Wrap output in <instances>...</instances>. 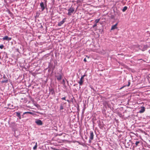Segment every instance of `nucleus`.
<instances>
[{
    "label": "nucleus",
    "instance_id": "1",
    "mask_svg": "<svg viewBox=\"0 0 150 150\" xmlns=\"http://www.w3.org/2000/svg\"><path fill=\"white\" fill-rule=\"evenodd\" d=\"M68 15L69 16H71V14L73 13L74 11V7L71 6L68 10Z\"/></svg>",
    "mask_w": 150,
    "mask_h": 150
},
{
    "label": "nucleus",
    "instance_id": "2",
    "mask_svg": "<svg viewBox=\"0 0 150 150\" xmlns=\"http://www.w3.org/2000/svg\"><path fill=\"white\" fill-rule=\"evenodd\" d=\"M90 136L89 141L90 142H91V141L93 139L94 134L93 133L92 131H91L90 132Z\"/></svg>",
    "mask_w": 150,
    "mask_h": 150
},
{
    "label": "nucleus",
    "instance_id": "3",
    "mask_svg": "<svg viewBox=\"0 0 150 150\" xmlns=\"http://www.w3.org/2000/svg\"><path fill=\"white\" fill-rule=\"evenodd\" d=\"M35 122L38 125H41L43 124L41 120L39 119L36 120Z\"/></svg>",
    "mask_w": 150,
    "mask_h": 150
},
{
    "label": "nucleus",
    "instance_id": "4",
    "mask_svg": "<svg viewBox=\"0 0 150 150\" xmlns=\"http://www.w3.org/2000/svg\"><path fill=\"white\" fill-rule=\"evenodd\" d=\"M65 20L66 18L63 19L62 21L59 23L58 24V25L59 26H61L65 21Z\"/></svg>",
    "mask_w": 150,
    "mask_h": 150
},
{
    "label": "nucleus",
    "instance_id": "5",
    "mask_svg": "<svg viewBox=\"0 0 150 150\" xmlns=\"http://www.w3.org/2000/svg\"><path fill=\"white\" fill-rule=\"evenodd\" d=\"M11 39V38H9L8 36H6L4 37L3 38V40H10Z\"/></svg>",
    "mask_w": 150,
    "mask_h": 150
},
{
    "label": "nucleus",
    "instance_id": "6",
    "mask_svg": "<svg viewBox=\"0 0 150 150\" xmlns=\"http://www.w3.org/2000/svg\"><path fill=\"white\" fill-rule=\"evenodd\" d=\"M40 6L41 8V9L42 11H43L45 9V7L44 5V4L43 2H42L40 3Z\"/></svg>",
    "mask_w": 150,
    "mask_h": 150
},
{
    "label": "nucleus",
    "instance_id": "7",
    "mask_svg": "<svg viewBox=\"0 0 150 150\" xmlns=\"http://www.w3.org/2000/svg\"><path fill=\"white\" fill-rule=\"evenodd\" d=\"M118 24V23H117L115 24L112 26L111 30H113L115 29H117V26Z\"/></svg>",
    "mask_w": 150,
    "mask_h": 150
},
{
    "label": "nucleus",
    "instance_id": "8",
    "mask_svg": "<svg viewBox=\"0 0 150 150\" xmlns=\"http://www.w3.org/2000/svg\"><path fill=\"white\" fill-rule=\"evenodd\" d=\"M57 79L59 80L60 81L62 79V76L61 74L59 75L58 76H56Z\"/></svg>",
    "mask_w": 150,
    "mask_h": 150
},
{
    "label": "nucleus",
    "instance_id": "9",
    "mask_svg": "<svg viewBox=\"0 0 150 150\" xmlns=\"http://www.w3.org/2000/svg\"><path fill=\"white\" fill-rule=\"evenodd\" d=\"M145 111V108L144 107H142L141 108L140 110L139 111V112L140 113H143V112Z\"/></svg>",
    "mask_w": 150,
    "mask_h": 150
},
{
    "label": "nucleus",
    "instance_id": "10",
    "mask_svg": "<svg viewBox=\"0 0 150 150\" xmlns=\"http://www.w3.org/2000/svg\"><path fill=\"white\" fill-rule=\"evenodd\" d=\"M83 83V80L80 79L79 83L80 85H82Z\"/></svg>",
    "mask_w": 150,
    "mask_h": 150
},
{
    "label": "nucleus",
    "instance_id": "11",
    "mask_svg": "<svg viewBox=\"0 0 150 150\" xmlns=\"http://www.w3.org/2000/svg\"><path fill=\"white\" fill-rule=\"evenodd\" d=\"M127 6H125L122 9V11L123 12L127 10Z\"/></svg>",
    "mask_w": 150,
    "mask_h": 150
},
{
    "label": "nucleus",
    "instance_id": "12",
    "mask_svg": "<svg viewBox=\"0 0 150 150\" xmlns=\"http://www.w3.org/2000/svg\"><path fill=\"white\" fill-rule=\"evenodd\" d=\"M50 92L52 95H53L54 93V91L53 89H51L50 91Z\"/></svg>",
    "mask_w": 150,
    "mask_h": 150
},
{
    "label": "nucleus",
    "instance_id": "13",
    "mask_svg": "<svg viewBox=\"0 0 150 150\" xmlns=\"http://www.w3.org/2000/svg\"><path fill=\"white\" fill-rule=\"evenodd\" d=\"M63 108H63V105L62 104H61L60 106V110H63Z\"/></svg>",
    "mask_w": 150,
    "mask_h": 150
},
{
    "label": "nucleus",
    "instance_id": "14",
    "mask_svg": "<svg viewBox=\"0 0 150 150\" xmlns=\"http://www.w3.org/2000/svg\"><path fill=\"white\" fill-rule=\"evenodd\" d=\"M37 148V143H36V144H35V146L33 147V149H34V150H35V149H36Z\"/></svg>",
    "mask_w": 150,
    "mask_h": 150
},
{
    "label": "nucleus",
    "instance_id": "15",
    "mask_svg": "<svg viewBox=\"0 0 150 150\" xmlns=\"http://www.w3.org/2000/svg\"><path fill=\"white\" fill-rule=\"evenodd\" d=\"M100 20V19H96L95 21V22L96 23H98Z\"/></svg>",
    "mask_w": 150,
    "mask_h": 150
},
{
    "label": "nucleus",
    "instance_id": "16",
    "mask_svg": "<svg viewBox=\"0 0 150 150\" xmlns=\"http://www.w3.org/2000/svg\"><path fill=\"white\" fill-rule=\"evenodd\" d=\"M139 143H140L139 141L136 142L135 143L136 146H137L138 145V144H139Z\"/></svg>",
    "mask_w": 150,
    "mask_h": 150
},
{
    "label": "nucleus",
    "instance_id": "17",
    "mask_svg": "<svg viewBox=\"0 0 150 150\" xmlns=\"http://www.w3.org/2000/svg\"><path fill=\"white\" fill-rule=\"evenodd\" d=\"M8 81L7 80H4L2 81V83H7L8 82Z\"/></svg>",
    "mask_w": 150,
    "mask_h": 150
},
{
    "label": "nucleus",
    "instance_id": "18",
    "mask_svg": "<svg viewBox=\"0 0 150 150\" xmlns=\"http://www.w3.org/2000/svg\"><path fill=\"white\" fill-rule=\"evenodd\" d=\"M4 46L3 45H0V48L2 49L4 48Z\"/></svg>",
    "mask_w": 150,
    "mask_h": 150
},
{
    "label": "nucleus",
    "instance_id": "19",
    "mask_svg": "<svg viewBox=\"0 0 150 150\" xmlns=\"http://www.w3.org/2000/svg\"><path fill=\"white\" fill-rule=\"evenodd\" d=\"M17 116L19 117H20V114L19 113V112H17Z\"/></svg>",
    "mask_w": 150,
    "mask_h": 150
},
{
    "label": "nucleus",
    "instance_id": "20",
    "mask_svg": "<svg viewBox=\"0 0 150 150\" xmlns=\"http://www.w3.org/2000/svg\"><path fill=\"white\" fill-rule=\"evenodd\" d=\"M130 81H128V84L127 85V86H129L130 85Z\"/></svg>",
    "mask_w": 150,
    "mask_h": 150
},
{
    "label": "nucleus",
    "instance_id": "21",
    "mask_svg": "<svg viewBox=\"0 0 150 150\" xmlns=\"http://www.w3.org/2000/svg\"><path fill=\"white\" fill-rule=\"evenodd\" d=\"M85 76V75H84L83 76H81V77L80 79L83 80V79L84 77Z\"/></svg>",
    "mask_w": 150,
    "mask_h": 150
},
{
    "label": "nucleus",
    "instance_id": "22",
    "mask_svg": "<svg viewBox=\"0 0 150 150\" xmlns=\"http://www.w3.org/2000/svg\"><path fill=\"white\" fill-rule=\"evenodd\" d=\"M97 26V24L96 23H95V24H94L93 26V28H94L95 27H96V26Z\"/></svg>",
    "mask_w": 150,
    "mask_h": 150
},
{
    "label": "nucleus",
    "instance_id": "23",
    "mask_svg": "<svg viewBox=\"0 0 150 150\" xmlns=\"http://www.w3.org/2000/svg\"><path fill=\"white\" fill-rule=\"evenodd\" d=\"M26 113H31V112H25L24 113V114H25Z\"/></svg>",
    "mask_w": 150,
    "mask_h": 150
},
{
    "label": "nucleus",
    "instance_id": "24",
    "mask_svg": "<svg viewBox=\"0 0 150 150\" xmlns=\"http://www.w3.org/2000/svg\"><path fill=\"white\" fill-rule=\"evenodd\" d=\"M62 100H65V99H66V97H63V98H62Z\"/></svg>",
    "mask_w": 150,
    "mask_h": 150
},
{
    "label": "nucleus",
    "instance_id": "25",
    "mask_svg": "<svg viewBox=\"0 0 150 150\" xmlns=\"http://www.w3.org/2000/svg\"><path fill=\"white\" fill-rule=\"evenodd\" d=\"M83 61L85 62H86V58H84V60H83Z\"/></svg>",
    "mask_w": 150,
    "mask_h": 150
},
{
    "label": "nucleus",
    "instance_id": "26",
    "mask_svg": "<svg viewBox=\"0 0 150 150\" xmlns=\"http://www.w3.org/2000/svg\"><path fill=\"white\" fill-rule=\"evenodd\" d=\"M124 87H122V88H121V89H122V88Z\"/></svg>",
    "mask_w": 150,
    "mask_h": 150
},
{
    "label": "nucleus",
    "instance_id": "27",
    "mask_svg": "<svg viewBox=\"0 0 150 150\" xmlns=\"http://www.w3.org/2000/svg\"><path fill=\"white\" fill-rule=\"evenodd\" d=\"M113 18V17H112L111 18Z\"/></svg>",
    "mask_w": 150,
    "mask_h": 150
}]
</instances>
